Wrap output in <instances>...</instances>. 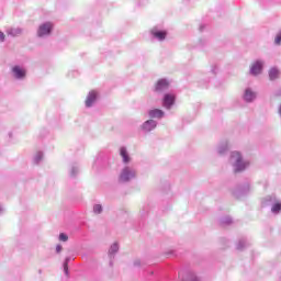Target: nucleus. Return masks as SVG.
Returning <instances> with one entry per match:
<instances>
[{
    "label": "nucleus",
    "instance_id": "nucleus-1",
    "mask_svg": "<svg viewBox=\"0 0 281 281\" xmlns=\"http://www.w3.org/2000/svg\"><path fill=\"white\" fill-rule=\"evenodd\" d=\"M232 159L235 161V172H240L245 168V162H243V157L240 156V153L235 151L232 154Z\"/></svg>",
    "mask_w": 281,
    "mask_h": 281
},
{
    "label": "nucleus",
    "instance_id": "nucleus-2",
    "mask_svg": "<svg viewBox=\"0 0 281 281\" xmlns=\"http://www.w3.org/2000/svg\"><path fill=\"white\" fill-rule=\"evenodd\" d=\"M53 29H54V24H52L50 22H46V23L40 25V27L37 30V36H40V37L49 36V34H52Z\"/></svg>",
    "mask_w": 281,
    "mask_h": 281
},
{
    "label": "nucleus",
    "instance_id": "nucleus-3",
    "mask_svg": "<svg viewBox=\"0 0 281 281\" xmlns=\"http://www.w3.org/2000/svg\"><path fill=\"white\" fill-rule=\"evenodd\" d=\"M135 175V171L131 170L128 167H125L121 172L120 181H122V183H126V181L134 179Z\"/></svg>",
    "mask_w": 281,
    "mask_h": 281
},
{
    "label": "nucleus",
    "instance_id": "nucleus-4",
    "mask_svg": "<svg viewBox=\"0 0 281 281\" xmlns=\"http://www.w3.org/2000/svg\"><path fill=\"white\" fill-rule=\"evenodd\" d=\"M150 34L154 36V38H158V41H166V36H168V32L159 31L157 29H153Z\"/></svg>",
    "mask_w": 281,
    "mask_h": 281
},
{
    "label": "nucleus",
    "instance_id": "nucleus-5",
    "mask_svg": "<svg viewBox=\"0 0 281 281\" xmlns=\"http://www.w3.org/2000/svg\"><path fill=\"white\" fill-rule=\"evenodd\" d=\"M250 74L252 76H258V74H262V61H256L251 65Z\"/></svg>",
    "mask_w": 281,
    "mask_h": 281
},
{
    "label": "nucleus",
    "instance_id": "nucleus-6",
    "mask_svg": "<svg viewBox=\"0 0 281 281\" xmlns=\"http://www.w3.org/2000/svg\"><path fill=\"white\" fill-rule=\"evenodd\" d=\"M98 99V92L94 90L90 91L86 99V106H92L93 102Z\"/></svg>",
    "mask_w": 281,
    "mask_h": 281
},
{
    "label": "nucleus",
    "instance_id": "nucleus-7",
    "mask_svg": "<svg viewBox=\"0 0 281 281\" xmlns=\"http://www.w3.org/2000/svg\"><path fill=\"white\" fill-rule=\"evenodd\" d=\"M168 87H170V83L168 82V80L160 79L157 81L155 89H156V91H164V90L168 89Z\"/></svg>",
    "mask_w": 281,
    "mask_h": 281
},
{
    "label": "nucleus",
    "instance_id": "nucleus-8",
    "mask_svg": "<svg viewBox=\"0 0 281 281\" xmlns=\"http://www.w3.org/2000/svg\"><path fill=\"white\" fill-rule=\"evenodd\" d=\"M172 104H175V95L173 94H165L164 106H166V109H170V106H172Z\"/></svg>",
    "mask_w": 281,
    "mask_h": 281
},
{
    "label": "nucleus",
    "instance_id": "nucleus-9",
    "mask_svg": "<svg viewBox=\"0 0 281 281\" xmlns=\"http://www.w3.org/2000/svg\"><path fill=\"white\" fill-rule=\"evenodd\" d=\"M144 131H147V133H150V131L157 128V122L154 120H149L143 124Z\"/></svg>",
    "mask_w": 281,
    "mask_h": 281
},
{
    "label": "nucleus",
    "instance_id": "nucleus-10",
    "mask_svg": "<svg viewBox=\"0 0 281 281\" xmlns=\"http://www.w3.org/2000/svg\"><path fill=\"white\" fill-rule=\"evenodd\" d=\"M13 74L15 78H25V70L21 69L19 66L13 68Z\"/></svg>",
    "mask_w": 281,
    "mask_h": 281
},
{
    "label": "nucleus",
    "instance_id": "nucleus-11",
    "mask_svg": "<svg viewBox=\"0 0 281 281\" xmlns=\"http://www.w3.org/2000/svg\"><path fill=\"white\" fill-rule=\"evenodd\" d=\"M121 157H123L124 164H128L131 161V158L128 157V153L126 151V147H122L120 150Z\"/></svg>",
    "mask_w": 281,
    "mask_h": 281
},
{
    "label": "nucleus",
    "instance_id": "nucleus-12",
    "mask_svg": "<svg viewBox=\"0 0 281 281\" xmlns=\"http://www.w3.org/2000/svg\"><path fill=\"white\" fill-rule=\"evenodd\" d=\"M280 76V70H278L277 68H271L269 71V78L270 80H276L277 78H279Z\"/></svg>",
    "mask_w": 281,
    "mask_h": 281
},
{
    "label": "nucleus",
    "instance_id": "nucleus-13",
    "mask_svg": "<svg viewBox=\"0 0 281 281\" xmlns=\"http://www.w3.org/2000/svg\"><path fill=\"white\" fill-rule=\"evenodd\" d=\"M254 98H256V93H254L251 90H246L244 99L247 102H251V100H254Z\"/></svg>",
    "mask_w": 281,
    "mask_h": 281
},
{
    "label": "nucleus",
    "instance_id": "nucleus-14",
    "mask_svg": "<svg viewBox=\"0 0 281 281\" xmlns=\"http://www.w3.org/2000/svg\"><path fill=\"white\" fill-rule=\"evenodd\" d=\"M149 115L150 117H161L164 115V111L159 109L150 110Z\"/></svg>",
    "mask_w": 281,
    "mask_h": 281
},
{
    "label": "nucleus",
    "instance_id": "nucleus-15",
    "mask_svg": "<svg viewBox=\"0 0 281 281\" xmlns=\"http://www.w3.org/2000/svg\"><path fill=\"white\" fill-rule=\"evenodd\" d=\"M8 34H10L11 36H19V34H21V30L19 29H11Z\"/></svg>",
    "mask_w": 281,
    "mask_h": 281
},
{
    "label": "nucleus",
    "instance_id": "nucleus-16",
    "mask_svg": "<svg viewBox=\"0 0 281 281\" xmlns=\"http://www.w3.org/2000/svg\"><path fill=\"white\" fill-rule=\"evenodd\" d=\"M59 240H61L63 243H67L69 240V237L61 233L59 234Z\"/></svg>",
    "mask_w": 281,
    "mask_h": 281
},
{
    "label": "nucleus",
    "instance_id": "nucleus-17",
    "mask_svg": "<svg viewBox=\"0 0 281 281\" xmlns=\"http://www.w3.org/2000/svg\"><path fill=\"white\" fill-rule=\"evenodd\" d=\"M93 210H94L95 214H100L102 212V205L97 204V205H94Z\"/></svg>",
    "mask_w": 281,
    "mask_h": 281
},
{
    "label": "nucleus",
    "instance_id": "nucleus-18",
    "mask_svg": "<svg viewBox=\"0 0 281 281\" xmlns=\"http://www.w3.org/2000/svg\"><path fill=\"white\" fill-rule=\"evenodd\" d=\"M281 210V204L280 203H276L273 206H272V212H280Z\"/></svg>",
    "mask_w": 281,
    "mask_h": 281
},
{
    "label": "nucleus",
    "instance_id": "nucleus-19",
    "mask_svg": "<svg viewBox=\"0 0 281 281\" xmlns=\"http://www.w3.org/2000/svg\"><path fill=\"white\" fill-rule=\"evenodd\" d=\"M274 43H276V45H280V43H281V31L277 34Z\"/></svg>",
    "mask_w": 281,
    "mask_h": 281
},
{
    "label": "nucleus",
    "instance_id": "nucleus-20",
    "mask_svg": "<svg viewBox=\"0 0 281 281\" xmlns=\"http://www.w3.org/2000/svg\"><path fill=\"white\" fill-rule=\"evenodd\" d=\"M117 249H119L117 244L112 245L110 248V254H115Z\"/></svg>",
    "mask_w": 281,
    "mask_h": 281
},
{
    "label": "nucleus",
    "instance_id": "nucleus-21",
    "mask_svg": "<svg viewBox=\"0 0 281 281\" xmlns=\"http://www.w3.org/2000/svg\"><path fill=\"white\" fill-rule=\"evenodd\" d=\"M5 41V34L3 32H0V43H3Z\"/></svg>",
    "mask_w": 281,
    "mask_h": 281
},
{
    "label": "nucleus",
    "instance_id": "nucleus-22",
    "mask_svg": "<svg viewBox=\"0 0 281 281\" xmlns=\"http://www.w3.org/2000/svg\"><path fill=\"white\" fill-rule=\"evenodd\" d=\"M56 251H57V254H60V251H63V246L57 245L56 246Z\"/></svg>",
    "mask_w": 281,
    "mask_h": 281
},
{
    "label": "nucleus",
    "instance_id": "nucleus-23",
    "mask_svg": "<svg viewBox=\"0 0 281 281\" xmlns=\"http://www.w3.org/2000/svg\"><path fill=\"white\" fill-rule=\"evenodd\" d=\"M65 271H66V273H67V271H68L67 263H65Z\"/></svg>",
    "mask_w": 281,
    "mask_h": 281
},
{
    "label": "nucleus",
    "instance_id": "nucleus-24",
    "mask_svg": "<svg viewBox=\"0 0 281 281\" xmlns=\"http://www.w3.org/2000/svg\"><path fill=\"white\" fill-rule=\"evenodd\" d=\"M193 281H199V279H198V278H195Z\"/></svg>",
    "mask_w": 281,
    "mask_h": 281
}]
</instances>
